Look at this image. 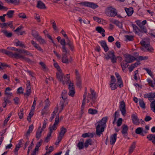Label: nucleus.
<instances>
[{
  "label": "nucleus",
  "mask_w": 155,
  "mask_h": 155,
  "mask_svg": "<svg viewBox=\"0 0 155 155\" xmlns=\"http://www.w3.org/2000/svg\"><path fill=\"white\" fill-rule=\"evenodd\" d=\"M19 50L21 51L22 53L24 54L25 55L32 56V54L29 51L25 50L22 49V50Z\"/></svg>",
  "instance_id": "de8ad7c7"
},
{
  "label": "nucleus",
  "mask_w": 155,
  "mask_h": 155,
  "mask_svg": "<svg viewBox=\"0 0 155 155\" xmlns=\"http://www.w3.org/2000/svg\"><path fill=\"white\" fill-rule=\"evenodd\" d=\"M93 143V142L91 139H87L84 143V147L85 148H87L88 147L89 145H92Z\"/></svg>",
  "instance_id": "f3484780"
},
{
  "label": "nucleus",
  "mask_w": 155,
  "mask_h": 155,
  "mask_svg": "<svg viewBox=\"0 0 155 155\" xmlns=\"http://www.w3.org/2000/svg\"><path fill=\"white\" fill-rule=\"evenodd\" d=\"M31 43L33 47H34L38 51H40L41 53H43L44 52L43 49L36 42L32 40L31 41Z\"/></svg>",
  "instance_id": "f8f14e48"
},
{
  "label": "nucleus",
  "mask_w": 155,
  "mask_h": 155,
  "mask_svg": "<svg viewBox=\"0 0 155 155\" xmlns=\"http://www.w3.org/2000/svg\"><path fill=\"white\" fill-rule=\"evenodd\" d=\"M59 118V114H58L55 119V122L53 125L51 126H50L49 127V132L52 133L53 132V130H55L57 128V125L58 124Z\"/></svg>",
  "instance_id": "39448f33"
},
{
  "label": "nucleus",
  "mask_w": 155,
  "mask_h": 155,
  "mask_svg": "<svg viewBox=\"0 0 155 155\" xmlns=\"http://www.w3.org/2000/svg\"><path fill=\"white\" fill-rule=\"evenodd\" d=\"M2 32H3V34L8 38L11 37L12 35V34L11 32H8L6 30H3L2 31Z\"/></svg>",
  "instance_id": "7c9ffc66"
},
{
  "label": "nucleus",
  "mask_w": 155,
  "mask_h": 155,
  "mask_svg": "<svg viewBox=\"0 0 155 155\" xmlns=\"http://www.w3.org/2000/svg\"><path fill=\"white\" fill-rule=\"evenodd\" d=\"M31 87H26V92L24 94L26 95L27 96V97H28L29 96V95L31 94Z\"/></svg>",
  "instance_id": "c03bdc74"
},
{
  "label": "nucleus",
  "mask_w": 155,
  "mask_h": 155,
  "mask_svg": "<svg viewBox=\"0 0 155 155\" xmlns=\"http://www.w3.org/2000/svg\"><path fill=\"white\" fill-rule=\"evenodd\" d=\"M46 108H45V107H44V109L42 110L41 112V114L42 115H44L48 113V110Z\"/></svg>",
  "instance_id": "69168bd1"
},
{
  "label": "nucleus",
  "mask_w": 155,
  "mask_h": 155,
  "mask_svg": "<svg viewBox=\"0 0 155 155\" xmlns=\"http://www.w3.org/2000/svg\"><path fill=\"white\" fill-rule=\"evenodd\" d=\"M68 85V88L69 91L68 93V95L71 97H73L75 93V91L74 86V84L73 82L70 81Z\"/></svg>",
  "instance_id": "423d86ee"
},
{
  "label": "nucleus",
  "mask_w": 155,
  "mask_h": 155,
  "mask_svg": "<svg viewBox=\"0 0 155 155\" xmlns=\"http://www.w3.org/2000/svg\"><path fill=\"white\" fill-rule=\"evenodd\" d=\"M61 49H62V51L63 53V54H66L68 52V51L67 49V48L65 46H62Z\"/></svg>",
  "instance_id": "774afa93"
},
{
  "label": "nucleus",
  "mask_w": 155,
  "mask_h": 155,
  "mask_svg": "<svg viewBox=\"0 0 155 155\" xmlns=\"http://www.w3.org/2000/svg\"><path fill=\"white\" fill-rule=\"evenodd\" d=\"M51 134L52 133L49 132L45 140V142L48 143L50 140Z\"/></svg>",
  "instance_id": "8fccbe9b"
},
{
  "label": "nucleus",
  "mask_w": 155,
  "mask_h": 155,
  "mask_svg": "<svg viewBox=\"0 0 155 155\" xmlns=\"http://www.w3.org/2000/svg\"><path fill=\"white\" fill-rule=\"evenodd\" d=\"M43 131V129L41 128L40 127H39L38 128V129L36 132V137L38 140L41 137V134Z\"/></svg>",
  "instance_id": "4be33fe9"
},
{
  "label": "nucleus",
  "mask_w": 155,
  "mask_h": 155,
  "mask_svg": "<svg viewBox=\"0 0 155 155\" xmlns=\"http://www.w3.org/2000/svg\"><path fill=\"white\" fill-rule=\"evenodd\" d=\"M118 57H116L115 55L113 57L110 58L112 63L114 64L116 62L117 58Z\"/></svg>",
  "instance_id": "e2e57ef3"
},
{
  "label": "nucleus",
  "mask_w": 155,
  "mask_h": 155,
  "mask_svg": "<svg viewBox=\"0 0 155 155\" xmlns=\"http://www.w3.org/2000/svg\"><path fill=\"white\" fill-rule=\"evenodd\" d=\"M139 104L141 107L143 109L145 108V104L143 100H140L139 101Z\"/></svg>",
  "instance_id": "3c124183"
},
{
  "label": "nucleus",
  "mask_w": 155,
  "mask_h": 155,
  "mask_svg": "<svg viewBox=\"0 0 155 155\" xmlns=\"http://www.w3.org/2000/svg\"><path fill=\"white\" fill-rule=\"evenodd\" d=\"M14 13V10H9L7 12V16L8 18H11L13 17Z\"/></svg>",
  "instance_id": "c756f323"
},
{
  "label": "nucleus",
  "mask_w": 155,
  "mask_h": 155,
  "mask_svg": "<svg viewBox=\"0 0 155 155\" xmlns=\"http://www.w3.org/2000/svg\"><path fill=\"white\" fill-rule=\"evenodd\" d=\"M137 25H138L140 27L141 30L144 32L146 33L147 32V30L146 28L143 25H138L137 23Z\"/></svg>",
  "instance_id": "0e129e2a"
},
{
  "label": "nucleus",
  "mask_w": 155,
  "mask_h": 155,
  "mask_svg": "<svg viewBox=\"0 0 155 155\" xmlns=\"http://www.w3.org/2000/svg\"><path fill=\"white\" fill-rule=\"evenodd\" d=\"M147 138L148 140L151 141L152 143L155 145V134H152L148 135Z\"/></svg>",
  "instance_id": "6ab92c4d"
},
{
  "label": "nucleus",
  "mask_w": 155,
  "mask_h": 155,
  "mask_svg": "<svg viewBox=\"0 0 155 155\" xmlns=\"http://www.w3.org/2000/svg\"><path fill=\"white\" fill-rule=\"evenodd\" d=\"M128 129V127L126 125L124 124L122 126L121 133L125 137H126L127 136Z\"/></svg>",
  "instance_id": "4468645a"
},
{
  "label": "nucleus",
  "mask_w": 155,
  "mask_h": 155,
  "mask_svg": "<svg viewBox=\"0 0 155 155\" xmlns=\"http://www.w3.org/2000/svg\"><path fill=\"white\" fill-rule=\"evenodd\" d=\"M108 120L107 117H103L101 120L97 122L95 124L96 128V134L99 137L103 134L104 128Z\"/></svg>",
  "instance_id": "f03ea898"
},
{
  "label": "nucleus",
  "mask_w": 155,
  "mask_h": 155,
  "mask_svg": "<svg viewBox=\"0 0 155 155\" xmlns=\"http://www.w3.org/2000/svg\"><path fill=\"white\" fill-rule=\"evenodd\" d=\"M37 7L38 8L41 9L46 8L45 5L41 1H38Z\"/></svg>",
  "instance_id": "b1692460"
},
{
  "label": "nucleus",
  "mask_w": 155,
  "mask_h": 155,
  "mask_svg": "<svg viewBox=\"0 0 155 155\" xmlns=\"http://www.w3.org/2000/svg\"><path fill=\"white\" fill-rule=\"evenodd\" d=\"M0 52H2L3 53L8 55L10 57L11 52L7 51L4 49H1L0 50Z\"/></svg>",
  "instance_id": "4c0bfd02"
},
{
  "label": "nucleus",
  "mask_w": 155,
  "mask_h": 155,
  "mask_svg": "<svg viewBox=\"0 0 155 155\" xmlns=\"http://www.w3.org/2000/svg\"><path fill=\"white\" fill-rule=\"evenodd\" d=\"M79 4L81 5L84 6L86 7H89L90 2H82L80 3Z\"/></svg>",
  "instance_id": "a19ab883"
},
{
  "label": "nucleus",
  "mask_w": 155,
  "mask_h": 155,
  "mask_svg": "<svg viewBox=\"0 0 155 155\" xmlns=\"http://www.w3.org/2000/svg\"><path fill=\"white\" fill-rule=\"evenodd\" d=\"M75 77L77 85L78 86L80 87L81 86L82 80L81 78V76L79 73L78 70H75Z\"/></svg>",
  "instance_id": "0eeeda50"
},
{
  "label": "nucleus",
  "mask_w": 155,
  "mask_h": 155,
  "mask_svg": "<svg viewBox=\"0 0 155 155\" xmlns=\"http://www.w3.org/2000/svg\"><path fill=\"white\" fill-rule=\"evenodd\" d=\"M140 43L142 46L146 48H147L150 45V43L149 42H146L145 41H141Z\"/></svg>",
  "instance_id": "a878e982"
},
{
  "label": "nucleus",
  "mask_w": 155,
  "mask_h": 155,
  "mask_svg": "<svg viewBox=\"0 0 155 155\" xmlns=\"http://www.w3.org/2000/svg\"><path fill=\"white\" fill-rule=\"evenodd\" d=\"M117 134L115 133L111 135L110 137V142L111 145H114L117 140Z\"/></svg>",
  "instance_id": "2eb2a0df"
},
{
  "label": "nucleus",
  "mask_w": 155,
  "mask_h": 155,
  "mask_svg": "<svg viewBox=\"0 0 155 155\" xmlns=\"http://www.w3.org/2000/svg\"><path fill=\"white\" fill-rule=\"evenodd\" d=\"M34 128V126L32 124L30 125L29 127V129L27 131L25 136H27L29 135L31 132Z\"/></svg>",
  "instance_id": "72a5a7b5"
},
{
  "label": "nucleus",
  "mask_w": 155,
  "mask_h": 155,
  "mask_svg": "<svg viewBox=\"0 0 155 155\" xmlns=\"http://www.w3.org/2000/svg\"><path fill=\"white\" fill-rule=\"evenodd\" d=\"M42 139H41L40 141L39 142L37 143V145L36 146L35 148V149L34 152H36V151L38 150L39 148L41 145V143L42 142Z\"/></svg>",
  "instance_id": "49530a36"
},
{
  "label": "nucleus",
  "mask_w": 155,
  "mask_h": 155,
  "mask_svg": "<svg viewBox=\"0 0 155 155\" xmlns=\"http://www.w3.org/2000/svg\"><path fill=\"white\" fill-rule=\"evenodd\" d=\"M94 20L97 21L99 23H101L103 20L102 18H100L98 17H94L93 18Z\"/></svg>",
  "instance_id": "13d9d810"
},
{
  "label": "nucleus",
  "mask_w": 155,
  "mask_h": 155,
  "mask_svg": "<svg viewBox=\"0 0 155 155\" xmlns=\"http://www.w3.org/2000/svg\"><path fill=\"white\" fill-rule=\"evenodd\" d=\"M98 7V6L97 4L93 2H90L89 7L93 9H95L97 8Z\"/></svg>",
  "instance_id": "a18cd8bd"
},
{
  "label": "nucleus",
  "mask_w": 155,
  "mask_h": 155,
  "mask_svg": "<svg viewBox=\"0 0 155 155\" xmlns=\"http://www.w3.org/2000/svg\"><path fill=\"white\" fill-rule=\"evenodd\" d=\"M120 110L123 115L124 116L126 113V104L124 101L120 102L119 106Z\"/></svg>",
  "instance_id": "6e6552de"
},
{
  "label": "nucleus",
  "mask_w": 155,
  "mask_h": 155,
  "mask_svg": "<svg viewBox=\"0 0 155 155\" xmlns=\"http://www.w3.org/2000/svg\"><path fill=\"white\" fill-rule=\"evenodd\" d=\"M11 89L9 87H7L5 91V94L7 96L10 97L12 96V94L9 91Z\"/></svg>",
  "instance_id": "f704fd0d"
},
{
  "label": "nucleus",
  "mask_w": 155,
  "mask_h": 155,
  "mask_svg": "<svg viewBox=\"0 0 155 155\" xmlns=\"http://www.w3.org/2000/svg\"><path fill=\"white\" fill-rule=\"evenodd\" d=\"M143 69L145 70L147 73L152 78L153 77V75L151 70L147 68H144Z\"/></svg>",
  "instance_id": "37998d69"
},
{
  "label": "nucleus",
  "mask_w": 155,
  "mask_h": 155,
  "mask_svg": "<svg viewBox=\"0 0 155 155\" xmlns=\"http://www.w3.org/2000/svg\"><path fill=\"white\" fill-rule=\"evenodd\" d=\"M94 137V134L90 133H87L83 134L82 135V137L84 138L90 137L92 138Z\"/></svg>",
  "instance_id": "bb28decb"
},
{
  "label": "nucleus",
  "mask_w": 155,
  "mask_h": 155,
  "mask_svg": "<svg viewBox=\"0 0 155 155\" xmlns=\"http://www.w3.org/2000/svg\"><path fill=\"white\" fill-rule=\"evenodd\" d=\"M88 113L90 114L94 115L97 114V111L95 109L90 108L88 110Z\"/></svg>",
  "instance_id": "ea45409f"
},
{
  "label": "nucleus",
  "mask_w": 155,
  "mask_h": 155,
  "mask_svg": "<svg viewBox=\"0 0 155 155\" xmlns=\"http://www.w3.org/2000/svg\"><path fill=\"white\" fill-rule=\"evenodd\" d=\"M148 57L147 56H139L138 57V59L140 61L145 60L148 59Z\"/></svg>",
  "instance_id": "052dcab7"
},
{
  "label": "nucleus",
  "mask_w": 155,
  "mask_h": 155,
  "mask_svg": "<svg viewBox=\"0 0 155 155\" xmlns=\"http://www.w3.org/2000/svg\"><path fill=\"white\" fill-rule=\"evenodd\" d=\"M125 10L126 12L127 15L129 16H131L134 12L133 8L131 7L129 8H125Z\"/></svg>",
  "instance_id": "393cba45"
},
{
  "label": "nucleus",
  "mask_w": 155,
  "mask_h": 155,
  "mask_svg": "<svg viewBox=\"0 0 155 155\" xmlns=\"http://www.w3.org/2000/svg\"><path fill=\"white\" fill-rule=\"evenodd\" d=\"M129 63L126 62L124 60L121 63V66L122 68H127L128 67Z\"/></svg>",
  "instance_id": "e433bc0d"
},
{
  "label": "nucleus",
  "mask_w": 155,
  "mask_h": 155,
  "mask_svg": "<svg viewBox=\"0 0 155 155\" xmlns=\"http://www.w3.org/2000/svg\"><path fill=\"white\" fill-rule=\"evenodd\" d=\"M5 2L8 3L17 4L19 2V0H4Z\"/></svg>",
  "instance_id": "58836bf2"
},
{
  "label": "nucleus",
  "mask_w": 155,
  "mask_h": 155,
  "mask_svg": "<svg viewBox=\"0 0 155 155\" xmlns=\"http://www.w3.org/2000/svg\"><path fill=\"white\" fill-rule=\"evenodd\" d=\"M110 86L112 90H115L117 87V85L115 83L110 84Z\"/></svg>",
  "instance_id": "603ef678"
},
{
  "label": "nucleus",
  "mask_w": 155,
  "mask_h": 155,
  "mask_svg": "<svg viewBox=\"0 0 155 155\" xmlns=\"http://www.w3.org/2000/svg\"><path fill=\"white\" fill-rule=\"evenodd\" d=\"M135 133L137 134H140L143 136L144 135V134L146 133L143 130V128L141 127L137 128L135 130Z\"/></svg>",
  "instance_id": "a211bd4d"
},
{
  "label": "nucleus",
  "mask_w": 155,
  "mask_h": 155,
  "mask_svg": "<svg viewBox=\"0 0 155 155\" xmlns=\"http://www.w3.org/2000/svg\"><path fill=\"white\" fill-rule=\"evenodd\" d=\"M83 99L81 108V111L82 113H84V110L86 101L87 103L90 102L89 106H92L95 103L96 99V97H93L90 94L87 93V88L85 89V92L83 95Z\"/></svg>",
  "instance_id": "f257e3e1"
},
{
  "label": "nucleus",
  "mask_w": 155,
  "mask_h": 155,
  "mask_svg": "<svg viewBox=\"0 0 155 155\" xmlns=\"http://www.w3.org/2000/svg\"><path fill=\"white\" fill-rule=\"evenodd\" d=\"M84 140H83L82 141H79L77 145V147L78 148L79 150H81L83 149L84 146Z\"/></svg>",
  "instance_id": "2f4dec72"
},
{
  "label": "nucleus",
  "mask_w": 155,
  "mask_h": 155,
  "mask_svg": "<svg viewBox=\"0 0 155 155\" xmlns=\"http://www.w3.org/2000/svg\"><path fill=\"white\" fill-rule=\"evenodd\" d=\"M118 86L120 87H121L123 86V81L121 78L117 80Z\"/></svg>",
  "instance_id": "bf43d9fd"
},
{
  "label": "nucleus",
  "mask_w": 155,
  "mask_h": 155,
  "mask_svg": "<svg viewBox=\"0 0 155 155\" xmlns=\"http://www.w3.org/2000/svg\"><path fill=\"white\" fill-rule=\"evenodd\" d=\"M18 50H22V49H18ZM17 52L13 53L11 52L10 57H13L16 59L20 58L23 61L27 62L28 63L30 62L31 60L28 58H27L21 54L22 53L21 51L19 50H16Z\"/></svg>",
  "instance_id": "7ed1b4c3"
},
{
  "label": "nucleus",
  "mask_w": 155,
  "mask_h": 155,
  "mask_svg": "<svg viewBox=\"0 0 155 155\" xmlns=\"http://www.w3.org/2000/svg\"><path fill=\"white\" fill-rule=\"evenodd\" d=\"M131 118L133 123L135 125H138L140 124L139 119L135 114H132Z\"/></svg>",
  "instance_id": "ddd939ff"
},
{
  "label": "nucleus",
  "mask_w": 155,
  "mask_h": 155,
  "mask_svg": "<svg viewBox=\"0 0 155 155\" xmlns=\"http://www.w3.org/2000/svg\"><path fill=\"white\" fill-rule=\"evenodd\" d=\"M122 119L121 118H119L117 122V126L118 127L120 126L122 124Z\"/></svg>",
  "instance_id": "338daca9"
},
{
  "label": "nucleus",
  "mask_w": 155,
  "mask_h": 155,
  "mask_svg": "<svg viewBox=\"0 0 155 155\" xmlns=\"http://www.w3.org/2000/svg\"><path fill=\"white\" fill-rule=\"evenodd\" d=\"M57 78L60 81H61L63 84H64V81L63 80V77H64V74L62 73V71H58L56 73Z\"/></svg>",
  "instance_id": "9b49d317"
},
{
  "label": "nucleus",
  "mask_w": 155,
  "mask_h": 155,
  "mask_svg": "<svg viewBox=\"0 0 155 155\" xmlns=\"http://www.w3.org/2000/svg\"><path fill=\"white\" fill-rule=\"evenodd\" d=\"M110 21L113 23L115 24L117 26H119L120 24V22L118 20L115 19H112Z\"/></svg>",
  "instance_id": "09e8293b"
},
{
  "label": "nucleus",
  "mask_w": 155,
  "mask_h": 155,
  "mask_svg": "<svg viewBox=\"0 0 155 155\" xmlns=\"http://www.w3.org/2000/svg\"><path fill=\"white\" fill-rule=\"evenodd\" d=\"M18 116L20 119H22L23 116V109L20 110V112L18 113Z\"/></svg>",
  "instance_id": "680f3d73"
},
{
  "label": "nucleus",
  "mask_w": 155,
  "mask_h": 155,
  "mask_svg": "<svg viewBox=\"0 0 155 155\" xmlns=\"http://www.w3.org/2000/svg\"><path fill=\"white\" fill-rule=\"evenodd\" d=\"M105 13L109 17H114L116 16L117 11L116 8L112 6L107 7L105 10Z\"/></svg>",
  "instance_id": "20e7f679"
},
{
  "label": "nucleus",
  "mask_w": 155,
  "mask_h": 155,
  "mask_svg": "<svg viewBox=\"0 0 155 155\" xmlns=\"http://www.w3.org/2000/svg\"><path fill=\"white\" fill-rule=\"evenodd\" d=\"M32 35L36 39L39 36L38 33L36 31H32Z\"/></svg>",
  "instance_id": "4d7b16f0"
},
{
  "label": "nucleus",
  "mask_w": 155,
  "mask_h": 155,
  "mask_svg": "<svg viewBox=\"0 0 155 155\" xmlns=\"http://www.w3.org/2000/svg\"><path fill=\"white\" fill-rule=\"evenodd\" d=\"M36 39L40 44H44L46 43V41H45L40 36L38 37Z\"/></svg>",
  "instance_id": "79ce46f5"
},
{
  "label": "nucleus",
  "mask_w": 155,
  "mask_h": 155,
  "mask_svg": "<svg viewBox=\"0 0 155 155\" xmlns=\"http://www.w3.org/2000/svg\"><path fill=\"white\" fill-rule=\"evenodd\" d=\"M62 62L63 63H68V60L66 54H62Z\"/></svg>",
  "instance_id": "473e14b6"
},
{
  "label": "nucleus",
  "mask_w": 155,
  "mask_h": 155,
  "mask_svg": "<svg viewBox=\"0 0 155 155\" xmlns=\"http://www.w3.org/2000/svg\"><path fill=\"white\" fill-rule=\"evenodd\" d=\"M67 91H66L64 90V91L62 92L61 97L64 100H65L67 98Z\"/></svg>",
  "instance_id": "6e6d98bb"
},
{
  "label": "nucleus",
  "mask_w": 155,
  "mask_h": 155,
  "mask_svg": "<svg viewBox=\"0 0 155 155\" xmlns=\"http://www.w3.org/2000/svg\"><path fill=\"white\" fill-rule=\"evenodd\" d=\"M124 56V60L129 63H131L136 60V58L134 56L129 54H125Z\"/></svg>",
  "instance_id": "1a4fd4ad"
},
{
  "label": "nucleus",
  "mask_w": 155,
  "mask_h": 155,
  "mask_svg": "<svg viewBox=\"0 0 155 155\" xmlns=\"http://www.w3.org/2000/svg\"><path fill=\"white\" fill-rule=\"evenodd\" d=\"M15 43L16 46H19L20 47L22 48H25V46L24 44H23L21 41H20L18 39L15 40Z\"/></svg>",
  "instance_id": "cd10ccee"
},
{
  "label": "nucleus",
  "mask_w": 155,
  "mask_h": 155,
  "mask_svg": "<svg viewBox=\"0 0 155 155\" xmlns=\"http://www.w3.org/2000/svg\"><path fill=\"white\" fill-rule=\"evenodd\" d=\"M143 97L145 98H148L149 100L151 101L155 98V92H150L146 94H144Z\"/></svg>",
  "instance_id": "9d476101"
},
{
  "label": "nucleus",
  "mask_w": 155,
  "mask_h": 155,
  "mask_svg": "<svg viewBox=\"0 0 155 155\" xmlns=\"http://www.w3.org/2000/svg\"><path fill=\"white\" fill-rule=\"evenodd\" d=\"M68 40V42L67 43V45H68L70 49L71 50H72L73 48V43L69 39Z\"/></svg>",
  "instance_id": "864d4df0"
},
{
  "label": "nucleus",
  "mask_w": 155,
  "mask_h": 155,
  "mask_svg": "<svg viewBox=\"0 0 155 155\" xmlns=\"http://www.w3.org/2000/svg\"><path fill=\"white\" fill-rule=\"evenodd\" d=\"M114 52L113 51H109L107 54V56H106L105 58L108 60L115 56Z\"/></svg>",
  "instance_id": "5701e85b"
},
{
  "label": "nucleus",
  "mask_w": 155,
  "mask_h": 155,
  "mask_svg": "<svg viewBox=\"0 0 155 155\" xmlns=\"http://www.w3.org/2000/svg\"><path fill=\"white\" fill-rule=\"evenodd\" d=\"M102 47L104 49L105 51L107 52L108 50V48L107 47L106 43L105 41H102L100 42Z\"/></svg>",
  "instance_id": "412c9836"
},
{
  "label": "nucleus",
  "mask_w": 155,
  "mask_h": 155,
  "mask_svg": "<svg viewBox=\"0 0 155 155\" xmlns=\"http://www.w3.org/2000/svg\"><path fill=\"white\" fill-rule=\"evenodd\" d=\"M136 143L134 142L132 143L129 149V153H132L136 147Z\"/></svg>",
  "instance_id": "c85d7f7f"
},
{
  "label": "nucleus",
  "mask_w": 155,
  "mask_h": 155,
  "mask_svg": "<svg viewBox=\"0 0 155 155\" xmlns=\"http://www.w3.org/2000/svg\"><path fill=\"white\" fill-rule=\"evenodd\" d=\"M50 102L48 98H47L45 101V106L44 107L45 108H47L49 107L50 105Z\"/></svg>",
  "instance_id": "5fc2aeb1"
},
{
  "label": "nucleus",
  "mask_w": 155,
  "mask_h": 155,
  "mask_svg": "<svg viewBox=\"0 0 155 155\" xmlns=\"http://www.w3.org/2000/svg\"><path fill=\"white\" fill-rule=\"evenodd\" d=\"M150 106L152 111L155 113V100L151 102Z\"/></svg>",
  "instance_id": "c9c22d12"
},
{
  "label": "nucleus",
  "mask_w": 155,
  "mask_h": 155,
  "mask_svg": "<svg viewBox=\"0 0 155 155\" xmlns=\"http://www.w3.org/2000/svg\"><path fill=\"white\" fill-rule=\"evenodd\" d=\"M96 30L98 33L101 34L103 37L105 36V35L104 34L105 31L102 27L99 26L97 27L96 28Z\"/></svg>",
  "instance_id": "aec40b11"
},
{
  "label": "nucleus",
  "mask_w": 155,
  "mask_h": 155,
  "mask_svg": "<svg viewBox=\"0 0 155 155\" xmlns=\"http://www.w3.org/2000/svg\"><path fill=\"white\" fill-rule=\"evenodd\" d=\"M67 131V129L64 127H62L60 129V132L58 135V137L62 139L63 137L64 134Z\"/></svg>",
  "instance_id": "dca6fc26"
}]
</instances>
